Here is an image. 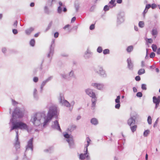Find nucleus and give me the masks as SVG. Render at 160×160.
I'll return each mask as SVG.
<instances>
[{
	"mask_svg": "<svg viewBox=\"0 0 160 160\" xmlns=\"http://www.w3.org/2000/svg\"><path fill=\"white\" fill-rule=\"evenodd\" d=\"M91 86L98 90L100 89V84H99L93 83L91 84Z\"/></svg>",
	"mask_w": 160,
	"mask_h": 160,
	"instance_id": "25",
	"label": "nucleus"
},
{
	"mask_svg": "<svg viewBox=\"0 0 160 160\" xmlns=\"http://www.w3.org/2000/svg\"><path fill=\"white\" fill-rule=\"evenodd\" d=\"M122 0H116L118 4H121L122 2Z\"/></svg>",
	"mask_w": 160,
	"mask_h": 160,
	"instance_id": "63",
	"label": "nucleus"
},
{
	"mask_svg": "<svg viewBox=\"0 0 160 160\" xmlns=\"http://www.w3.org/2000/svg\"><path fill=\"white\" fill-rule=\"evenodd\" d=\"M157 53L158 55H160V48H159L157 50Z\"/></svg>",
	"mask_w": 160,
	"mask_h": 160,
	"instance_id": "60",
	"label": "nucleus"
},
{
	"mask_svg": "<svg viewBox=\"0 0 160 160\" xmlns=\"http://www.w3.org/2000/svg\"><path fill=\"white\" fill-rule=\"evenodd\" d=\"M58 99L60 104L68 107H69L71 105L73 106L75 104L74 101H72L70 104L67 100H64L63 95L62 94H60Z\"/></svg>",
	"mask_w": 160,
	"mask_h": 160,
	"instance_id": "5",
	"label": "nucleus"
},
{
	"mask_svg": "<svg viewBox=\"0 0 160 160\" xmlns=\"http://www.w3.org/2000/svg\"><path fill=\"white\" fill-rule=\"evenodd\" d=\"M148 10L147 9H146V8H145L144 10L143 11L142 13L143 15V16L144 17L145 16V14L147 12Z\"/></svg>",
	"mask_w": 160,
	"mask_h": 160,
	"instance_id": "55",
	"label": "nucleus"
},
{
	"mask_svg": "<svg viewBox=\"0 0 160 160\" xmlns=\"http://www.w3.org/2000/svg\"><path fill=\"white\" fill-rule=\"evenodd\" d=\"M151 8L152 9H155L157 7V5L155 3L151 4Z\"/></svg>",
	"mask_w": 160,
	"mask_h": 160,
	"instance_id": "47",
	"label": "nucleus"
},
{
	"mask_svg": "<svg viewBox=\"0 0 160 160\" xmlns=\"http://www.w3.org/2000/svg\"><path fill=\"white\" fill-rule=\"evenodd\" d=\"M33 96L36 99H38L37 91L36 88L34 90Z\"/></svg>",
	"mask_w": 160,
	"mask_h": 160,
	"instance_id": "35",
	"label": "nucleus"
},
{
	"mask_svg": "<svg viewBox=\"0 0 160 160\" xmlns=\"http://www.w3.org/2000/svg\"><path fill=\"white\" fill-rule=\"evenodd\" d=\"M150 132V130L148 129H147L144 131L143 132V135L144 137H147L149 134Z\"/></svg>",
	"mask_w": 160,
	"mask_h": 160,
	"instance_id": "31",
	"label": "nucleus"
},
{
	"mask_svg": "<svg viewBox=\"0 0 160 160\" xmlns=\"http://www.w3.org/2000/svg\"><path fill=\"white\" fill-rule=\"evenodd\" d=\"M159 118H158L153 124V127L155 128L157 127V124L158 122Z\"/></svg>",
	"mask_w": 160,
	"mask_h": 160,
	"instance_id": "48",
	"label": "nucleus"
},
{
	"mask_svg": "<svg viewBox=\"0 0 160 160\" xmlns=\"http://www.w3.org/2000/svg\"><path fill=\"white\" fill-rule=\"evenodd\" d=\"M52 148H49L48 149H46L44 150V151L46 152H48L51 153L52 151Z\"/></svg>",
	"mask_w": 160,
	"mask_h": 160,
	"instance_id": "46",
	"label": "nucleus"
},
{
	"mask_svg": "<svg viewBox=\"0 0 160 160\" xmlns=\"http://www.w3.org/2000/svg\"><path fill=\"white\" fill-rule=\"evenodd\" d=\"M152 51L154 52H156L157 50V49H158L156 45L154 44L152 45Z\"/></svg>",
	"mask_w": 160,
	"mask_h": 160,
	"instance_id": "33",
	"label": "nucleus"
},
{
	"mask_svg": "<svg viewBox=\"0 0 160 160\" xmlns=\"http://www.w3.org/2000/svg\"><path fill=\"white\" fill-rule=\"evenodd\" d=\"M146 41L147 43H152L153 42L152 39L151 38H147V40H146Z\"/></svg>",
	"mask_w": 160,
	"mask_h": 160,
	"instance_id": "43",
	"label": "nucleus"
},
{
	"mask_svg": "<svg viewBox=\"0 0 160 160\" xmlns=\"http://www.w3.org/2000/svg\"><path fill=\"white\" fill-rule=\"evenodd\" d=\"M120 95H118L117 97V98L115 100V108L117 109H119L120 108L121 105H120Z\"/></svg>",
	"mask_w": 160,
	"mask_h": 160,
	"instance_id": "13",
	"label": "nucleus"
},
{
	"mask_svg": "<svg viewBox=\"0 0 160 160\" xmlns=\"http://www.w3.org/2000/svg\"><path fill=\"white\" fill-rule=\"evenodd\" d=\"M61 75L62 78L69 80V77L68 75H66L65 74H61Z\"/></svg>",
	"mask_w": 160,
	"mask_h": 160,
	"instance_id": "38",
	"label": "nucleus"
},
{
	"mask_svg": "<svg viewBox=\"0 0 160 160\" xmlns=\"http://www.w3.org/2000/svg\"><path fill=\"white\" fill-rule=\"evenodd\" d=\"M76 128V126H75L74 125H70L68 128V130L70 132H71L72 131H73L75 130Z\"/></svg>",
	"mask_w": 160,
	"mask_h": 160,
	"instance_id": "26",
	"label": "nucleus"
},
{
	"mask_svg": "<svg viewBox=\"0 0 160 160\" xmlns=\"http://www.w3.org/2000/svg\"><path fill=\"white\" fill-rule=\"evenodd\" d=\"M6 48H2V51L3 53H5L6 52Z\"/></svg>",
	"mask_w": 160,
	"mask_h": 160,
	"instance_id": "62",
	"label": "nucleus"
},
{
	"mask_svg": "<svg viewBox=\"0 0 160 160\" xmlns=\"http://www.w3.org/2000/svg\"><path fill=\"white\" fill-rule=\"evenodd\" d=\"M148 49H147V48L146 49V51H147L146 54V56L145 57V58L146 59H148V58H149V56H148Z\"/></svg>",
	"mask_w": 160,
	"mask_h": 160,
	"instance_id": "54",
	"label": "nucleus"
},
{
	"mask_svg": "<svg viewBox=\"0 0 160 160\" xmlns=\"http://www.w3.org/2000/svg\"><path fill=\"white\" fill-rule=\"evenodd\" d=\"M136 96L138 98H141L142 96V94L141 92H138L137 93Z\"/></svg>",
	"mask_w": 160,
	"mask_h": 160,
	"instance_id": "42",
	"label": "nucleus"
},
{
	"mask_svg": "<svg viewBox=\"0 0 160 160\" xmlns=\"http://www.w3.org/2000/svg\"><path fill=\"white\" fill-rule=\"evenodd\" d=\"M158 33V31L157 29H152L151 33L152 36L157 35Z\"/></svg>",
	"mask_w": 160,
	"mask_h": 160,
	"instance_id": "34",
	"label": "nucleus"
},
{
	"mask_svg": "<svg viewBox=\"0 0 160 160\" xmlns=\"http://www.w3.org/2000/svg\"><path fill=\"white\" fill-rule=\"evenodd\" d=\"M68 76L69 77V80L71 78H76L75 75L74 73V72L73 70H71L68 73Z\"/></svg>",
	"mask_w": 160,
	"mask_h": 160,
	"instance_id": "17",
	"label": "nucleus"
},
{
	"mask_svg": "<svg viewBox=\"0 0 160 160\" xmlns=\"http://www.w3.org/2000/svg\"><path fill=\"white\" fill-rule=\"evenodd\" d=\"M132 89L133 92H137V88L135 87H133Z\"/></svg>",
	"mask_w": 160,
	"mask_h": 160,
	"instance_id": "59",
	"label": "nucleus"
},
{
	"mask_svg": "<svg viewBox=\"0 0 160 160\" xmlns=\"http://www.w3.org/2000/svg\"><path fill=\"white\" fill-rule=\"evenodd\" d=\"M115 0H111L109 3L108 5L111 7V8H112L116 6V3H115Z\"/></svg>",
	"mask_w": 160,
	"mask_h": 160,
	"instance_id": "21",
	"label": "nucleus"
},
{
	"mask_svg": "<svg viewBox=\"0 0 160 160\" xmlns=\"http://www.w3.org/2000/svg\"><path fill=\"white\" fill-rule=\"evenodd\" d=\"M128 63V68L130 70H132L133 68V64L132 62V61L130 58H128L127 60Z\"/></svg>",
	"mask_w": 160,
	"mask_h": 160,
	"instance_id": "14",
	"label": "nucleus"
},
{
	"mask_svg": "<svg viewBox=\"0 0 160 160\" xmlns=\"http://www.w3.org/2000/svg\"><path fill=\"white\" fill-rule=\"evenodd\" d=\"M109 8H111L110 5H106L104 7L103 11L105 12L108 11L109 10Z\"/></svg>",
	"mask_w": 160,
	"mask_h": 160,
	"instance_id": "32",
	"label": "nucleus"
},
{
	"mask_svg": "<svg viewBox=\"0 0 160 160\" xmlns=\"http://www.w3.org/2000/svg\"><path fill=\"white\" fill-rule=\"evenodd\" d=\"M145 66L144 62L142 61L141 62V66L142 67H143Z\"/></svg>",
	"mask_w": 160,
	"mask_h": 160,
	"instance_id": "61",
	"label": "nucleus"
},
{
	"mask_svg": "<svg viewBox=\"0 0 160 160\" xmlns=\"http://www.w3.org/2000/svg\"><path fill=\"white\" fill-rule=\"evenodd\" d=\"M154 103L155 104V106L154 108V109H156L159 106V103Z\"/></svg>",
	"mask_w": 160,
	"mask_h": 160,
	"instance_id": "57",
	"label": "nucleus"
},
{
	"mask_svg": "<svg viewBox=\"0 0 160 160\" xmlns=\"http://www.w3.org/2000/svg\"><path fill=\"white\" fill-rule=\"evenodd\" d=\"M125 142V139L123 138V139H121L119 140L118 141V144L120 145L122 148L121 150L123 149V145H124Z\"/></svg>",
	"mask_w": 160,
	"mask_h": 160,
	"instance_id": "16",
	"label": "nucleus"
},
{
	"mask_svg": "<svg viewBox=\"0 0 160 160\" xmlns=\"http://www.w3.org/2000/svg\"><path fill=\"white\" fill-rule=\"evenodd\" d=\"M92 52L89 50V48H88L85 52L84 57L86 58H88L92 56Z\"/></svg>",
	"mask_w": 160,
	"mask_h": 160,
	"instance_id": "15",
	"label": "nucleus"
},
{
	"mask_svg": "<svg viewBox=\"0 0 160 160\" xmlns=\"http://www.w3.org/2000/svg\"><path fill=\"white\" fill-rule=\"evenodd\" d=\"M94 28H95L94 24H92L90 26L89 29L91 30H92L94 29Z\"/></svg>",
	"mask_w": 160,
	"mask_h": 160,
	"instance_id": "51",
	"label": "nucleus"
},
{
	"mask_svg": "<svg viewBox=\"0 0 160 160\" xmlns=\"http://www.w3.org/2000/svg\"><path fill=\"white\" fill-rule=\"evenodd\" d=\"M17 21H15L14 24L13 25V26L14 28H16L17 25Z\"/></svg>",
	"mask_w": 160,
	"mask_h": 160,
	"instance_id": "52",
	"label": "nucleus"
},
{
	"mask_svg": "<svg viewBox=\"0 0 160 160\" xmlns=\"http://www.w3.org/2000/svg\"><path fill=\"white\" fill-rule=\"evenodd\" d=\"M59 6L58 7L57 9V12L59 14L61 13L62 12V8H61L62 6H63V4L61 2H59Z\"/></svg>",
	"mask_w": 160,
	"mask_h": 160,
	"instance_id": "19",
	"label": "nucleus"
},
{
	"mask_svg": "<svg viewBox=\"0 0 160 160\" xmlns=\"http://www.w3.org/2000/svg\"><path fill=\"white\" fill-rule=\"evenodd\" d=\"M57 108L55 106H52L49 109L47 116L42 112H38L32 117L31 122L35 126L42 125L45 127L53 117H57Z\"/></svg>",
	"mask_w": 160,
	"mask_h": 160,
	"instance_id": "3",
	"label": "nucleus"
},
{
	"mask_svg": "<svg viewBox=\"0 0 160 160\" xmlns=\"http://www.w3.org/2000/svg\"><path fill=\"white\" fill-rule=\"evenodd\" d=\"M133 46L132 45L128 46L126 49L127 52H131L133 50Z\"/></svg>",
	"mask_w": 160,
	"mask_h": 160,
	"instance_id": "30",
	"label": "nucleus"
},
{
	"mask_svg": "<svg viewBox=\"0 0 160 160\" xmlns=\"http://www.w3.org/2000/svg\"><path fill=\"white\" fill-rule=\"evenodd\" d=\"M64 136L67 138L66 141L68 142L70 147L73 148L74 147V143L72 136L67 133L64 134Z\"/></svg>",
	"mask_w": 160,
	"mask_h": 160,
	"instance_id": "6",
	"label": "nucleus"
},
{
	"mask_svg": "<svg viewBox=\"0 0 160 160\" xmlns=\"http://www.w3.org/2000/svg\"><path fill=\"white\" fill-rule=\"evenodd\" d=\"M23 115V113L21 110L18 108H16L12 114V118L10 120L11 123L10 131L15 130L16 136L15 139V142L14 146L17 149L19 148L20 147V142L18 141V129H20L22 130H26L28 132H29L28 125L25 123L20 121H15V118H21Z\"/></svg>",
	"mask_w": 160,
	"mask_h": 160,
	"instance_id": "2",
	"label": "nucleus"
},
{
	"mask_svg": "<svg viewBox=\"0 0 160 160\" xmlns=\"http://www.w3.org/2000/svg\"><path fill=\"white\" fill-rule=\"evenodd\" d=\"M135 79L137 81H139L141 80V78L139 75L136 76Z\"/></svg>",
	"mask_w": 160,
	"mask_h": 160,
	"instance_id": "50",
	"label": "nucleus"
},
{
	"mask_svg": "<svg viewBox=\"0 0 160 160\" xmlns=\"http://www.w3.org/2000/svg\"><path fill=\"white\" fill-rule=\"evenodd\" d=\"M52 128L54 129H57L60 131H61V130L59 125L58 123V122L57 120L52 122Z\"/></svg>",
	"mask_w": 160,
	"mask_h": 160,
	"instance_id": "12",
	"label": "nucleus"
},
{
	"mask_svg": "<svg viewBox=\"0 0 160 160\" xmlns=\"http://www.w3.org/2000/svg\"><path fill=\"white\" fill-rule=\"evenodd\" d=\"M103 53L104 55H106L110 53V51L108 49H105L103 50Z\"/></svg>",
	"mask_w": 160,
	"mask_h": 160,
	"instance_id": "39",
	"label": "nucleus"
},
{
	"mask_svg": "<svg viewBox=\"0 0 160 160\" xmlns=\"http://www.w3.org/2000/svg\"><path fill=\"white\" fill-rule=\"evenodd\" d=\"M54 43L55 40L53 39L51 42V44L50 48V51L48 54V58H52L55 46Z\"/></svg>",
	"mask_w": 160,
	"mask_h": 160,
	"instance_id": "10",
	"label": "nucleus"
},
{
	"mask_svg": "<svg viewBox=\"0 0 160 160\" xmlns=\"http://www.w3.org/2000/svg\"><path fill=\"white\" fill-rule=\"evenodd\" d=\"M141 88L143 90H147L146 85L145 84H142L141 85Z\"/></svg>",
	"mask_w": 160,
	"mask_h": 160,
	"instance_id": "41",
	"label": "nucleus"
},
{
	"mask_svg": "<svg viewBox=\"0 0 160 160\" xmlns=\"http://www.w3.org/2000/svg\"><path fill=\"white\" fill-rule=\"evenodd\" d=\"M76 19V18L75 17H73V18H72L71 20V22H74L75 21Z\"/></svg>",
	"mask_w": 160,
	"mask_h": 160,
	"instance_id": "64",
	"label": "nucleus"
},
{
	"mask_svg": "<svg viewBox=\"0 0 160 160\" xmlns=\"http://www.w3.org/2000/svg\"><path fill=\"white\" fill-rule=\"evenodd\" d=\"M23 115V113L21 110L18 108H16L12 114V118L10 120L11 123L10 131L15 130L16 136L15 139V142L14 146L17 149L19 148L20 147V142L18 141V129H20L22 130H26L28 132H29L28 125L25 123L20 121H15V118H21Z\"/></svg>",
	"mask_w": 160,
	"mask_h": 160,
	"instance_id": "1",
	"label": "nucleus"
},
{
	"mask_svg": "<svg viewBox=\"0 0 160 160\" xmlns=\"http://www.w3.org/2000/svg\"><path fill=\"white\" fill-rule=\"evenodd\" d=\"M12 32L14 34H17L18 32L17 30L16 29H12Z\"/></svg>",
	"mask_w": 160,
	"mask_h": 160,
	"instance_id": "56",
	"label": "nucleus"
},
{
	"mask_svg": "<svg viewBox=\"0 0 160 160\" xmlns=\"http://www.w3.org/2000/svg\"><path fill=\"white\" fill-rule=\"evenodd\" d=\"M155 54L153 52H151L149 55V57L150 58H153L155 57Z\"/></svg>",
	"mask_w": 160,
	"mask_h": 160,
	"instance_id": "45",
	"label": "nucleus"
},
{
	"mask_svg": "<svg viewBox=\"0 0 160 160\" xmlns=\"http://www.w3.org/2000/svg\"><path fill=\"white\" fill-rule=\"evenodd\" d=\"M85 92L90 97H92V98H97L95 93L93 91V90L90 88H88L85 90Z\"/></svg>",
	"mask_w": 160,
	"mask_h": 160,
	"instance_id": "11",
	"label": "nucleus"
},
{
	"mask_svg": "<svg viewBox=\"0 0 160 160\" xmlns=\"http://www.w3.org/2000/svg\"><path fill=\"white\" fill-rule=\"evenodd\" d=\"M90 122L92 124H93L94 125H97L98 123V120L95 118H92Z\"/></svg>",
	"mask_w": 160,
	"mask_h": 160,
	"instance_id": "22",
	"label": "nucleus"
},
{
	"mask_svg": "<svg viewBox=\"0 0 160 160\" xmlns=\"http://www.w3.org/2000/svg\"><path fill=\"white\" fill-rule=\"evenodd\" d=\"M34 29L32 28H29L26 29L25 32L26 34L29 35L34 30Z\"/></svg>",
	"mask_w": 160,
	"mask_h": 160,
	"instance_id": "24",
	"label": "nucleus"
},
{
	"mask_svg": "<svg viewBox=\"0 0 160 160\" xmlns=\"http://www.w3.org/2000/svg\"><path fill=\"white\" fill-rule=\"evenodd\" d=\"M149 125H151L152 122V119L151 117L150 116H148L147 119Z\"/></svg>",
	"mask_w": 160,
	"mask_h": 160,
	"instance_id": "37",
	"label": "nucleus"
},
{
	"mask_svg": "<svg viewBox=\"0 0 160 160\" xmlns=\"http://www.w3.org/2000/svg\"><path fill=\"white\" fill-rule=\"evenodd\" d=\"M52 78V76H50V77H49L46 80L43 81L42 82L41 85L42 86V87H44L45 85L46 84V83L47 82H48L50 81V80H51Z\"/></svg>",
	"mask_w": 160,
	"mask_h": 160,
	"instance_id": "23",
	"label": "nucleus"
},
{
	"mask_svg": "<svg viewBox=\"0 0 160 160\" xmlns=\"http://www.w3.org/2000/svg\"><path fill=\"white\" fill-rule=\"evenodd\" d=\"M138 26L140 28H142L144 26V24L143 21H139L138 23Z\"/></svg>",
	"mask_w": 160,
	"mask_h": 160,
	"instance_id": "36",
	"label": "nucleus"
},
{
	"mask_svg": "<svg viewBox=\"0 0 160 160\" xmlns=\"http://www.w3.org/2000/svg\"><path fill=\"white\" fill-rule=\"evenodd\" d=\"M150 8H151V4H147L146 5L145 8H146V9H147L148 10Z\"/></svg>",
	"mask_w": 160,
	"mask_h": 160,
	"instance_id": "49",
	"label": "nucleus"
},
{
	"mask_svg": "<svg viewBox=\"0 0 160 160\" xmlns=\"http://www.w3.org/2000/svg\"><path fill=\"white\" fill-rule=\"evenodd\" d=\"M86 140L87 142V144L85 145L84 149H88V147L90 144V142H91V140L89 137H87L86 138Z\"/></svg>",
	"mask_w": 160,
	"mask_h": 160,
	"instance_id": "27",
	"label": "nucleus"
},
{
	"mask_svg": "<svg viewBox=\"0 0 160 160\" xmlns=\"http://www.w3.org/2000/svg\"><path fill=\"white\" fill-rule=\"evenodd\" d=\"M107 76L105 71L103 69L102 67H101V77L106 78Z\"/></svg>",
	"mask_w": 160,
	"mask_h": 160,
	"instance_id": "20",
	"label": "nucleus"
},
{
	"mask_svg": "<svg viewBox=\"0 0 160 160\" xmlns=\"http://www.w3.org/2000/svg\"><path fill=\"white\" fill-rule=\"evenodd\" d=\"M124 12H121L117 15V23L118 24H120L123 22L124 19Z\"/></svg>",
	"mask_w": 160,
	"mask_h": 160,
	"instance_id": "9",
	"label": "nucleus"
},
{
	"mask_svg": "<svg viewBox=\"0 0 160 160\" xmlns=\"http://www.w3.org/2000/svg\"><path fill=\"white\" fill-rule=\"evenodd\" d=\"M136 119V117L135 116H132L128 121V124L130 126L132 132H134L137 128V125H135Z\"/></svg>",
	"mask_w": 160,
	"mask_h": 160,
	"instance_id": "4",
	"label": "nucleus"
},
{
	"mask_svg": "<svg viewBox=\"0 0 160 160\" xmlns=\"http://www.w3.org/2000/svg\"><path fill=\"white\" fill-rule=\"evenodd\" d=\"M38 80V78L37 77H35L33 78V81L34 82H37Z\"/></svg>",
	"mask_w": 160,
	"mask_h": 160,
	"instance_id": "53",
	"label": "nucleus"
},
{
	"mask_svg": "<svg viewBox=\"0 0 160 160\" xmlns=\"http://www.w3.org/2000/svg\"><path fill=\"white\" fill-rule=\"evenodd\" d=\"M33 138H32L29 140L28 142L27 145L26 147L25 151V155L27 154L28 151H30V152L31 153H32L33 150Z\"/></svg>",
	"mask_w": 160,
	"mask_h": 160,
	"instance_id": "7",
	"label": "nucleus"
},
{
	"mask_svg": "<svg viewBox=\"0 0 160 160\" xmlns=\"http://www.w3.org/2000/svg\"><path fill=\"white\" fill-rule=\"evenodd\" d=\"M59 33L58 32H55L54 34V37L55 38H57L58 37Z\"/></svg>",
	"mask_w": 160,
	"mask_h": 160,
	"instance_id": "58",
	"label": "nucleus"
},
{
	"mask_svg": "<svg viewBox=\"0 0 160 160\" xmlns=\"http://www.w3.org/2000/svg\"><path fill=\"white\" fill-rule=\"evenodd\" d=\"M153 102L154 103H160V101L157 99V97L154 96L152 98Z\"/></svg>",
	"mask_w": 160,
	"mask_h": 160,
	"instance_id": "29",
	"label": "nucleus"
},
{
	"mask_svg": "<svg viewBox=\"0 0 160 160\" xmlns=\"http://www.w3.org/2000/svg\"><path fill=\"white\" fill-rule=\"evenodd\" d=\"M54 0H48L47 2V4L48 6H51L52 5V2Z\"/></svg>",
	"mask_w": 160,
	"mask_h": 160,
	"instance_id": "44",
	"label": "nucleus"
},
{
	"mask_svg": "<svg viewBox=\"0 0 160 160\" xmlns=\"http://www.w3.org/2000/svg\"><path fill=\"white\" fill-rule=\"evenodd\" d=\"M35 43V40L34 39H32L30 41V44L31 46H34Z\"/></svg>",
	"mask_w": 160,
	"mask_h": 160,
	"instance_id": "40",
	"label": "nucleus"
},
{
	"mask_svg": "<svg viewBox=\"0 0 160 160\" xmlns=\"http://www.w3.org/2000/svg\"><path fill=\"white\" fill-rule=\"evenodd\" d=\"M97 101V98H93L92 99V105H91V109H94L95 108V105Z\"/></svg>",
	"mask_w": 160,
	"mask_h": 160,
	"instance_id": "18",
	"label": "nucleus"
},
{
	"mask_svg": "<svg viewBox=\"0 0 160 160\" xmlns=\"http://www.w3.org/2000/svg\"><path fill=\"white\" fill-rule=\"evenodd\" d=\"M84 153H81L79 155V158L80 160H84L86 158L87 160H90L89 154L88 152V149H84Z\"/></svg>",
	"mask_w": 160,
	"mask_h": 160,
	"instance_id": "8",
	"label": "nucleus"
},
{
	"mask_svg": "<svg viewBox=\"0 0 160 160\" xmlns=\"http://www.w3.org/2000/svg\"><path fill=\"white\" fill-rule=\"evenodd\" d=\"M145 69L143 68H141L138 71V74L139 75H141L145 73Z\"/></svg>",
	"mask_w": 160,
	"mask_h": 160,
	"instance_id": "28",
	"label": "nucleus"
}]
</instances>
